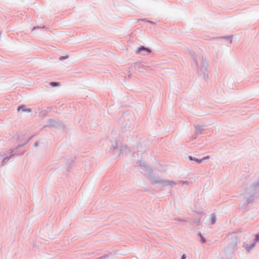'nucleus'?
I'll list each match as a JSON object with an SVG mask.
<instances>
[{"instance_id": "1", "label": "nucleus", "mask_w": 259, "mask_h": 259, "mask_svg": "<svg viewBox=\"0 0 259 259\" xmlns=\"http://www.w3.org/2000/svg\"><path fill=\"white\" fill-rule=\"evenodd\" d=\"M17 110L18 111H20V110H22L23 111H25V112H31V109H29V108H26L25 106L24 105H22V106H19L18 108H17Z\"/></svg>"}, {"instance_id": "2", "label": "nucleus", "mask_w": 259, "mask_h": 259, "mask_svg": "<svg viewBox=\"0 0 259 259\" xmlns=\"http://www.w3.org/2000/svg\"><path fill=\"white\" fill-rule=\"evenodd\" d=\"M143 51L146 52L147 54H149L150 52L148 49H146L144 47H142L139 50L138 53H141Z\"/></svg>"}, {"instance_id": "3", "label": "nucleus", "mask_w": 259, "mask_h": 259, "mask_svg": "<svg viewBox=\"0 0 259 259\" xmlns=\"http://www.w3.org/2000/svg\"><path fill=\"white\" fill-rule=\"evenodd\" d=\"M194 160L198 163H200L203 161V159H198V158H194Z\"/></svg>"}, {"instance_id": "4", "label": "nucleus", "mask_w": 259, "mask_h": 259, "mask_svg": "<svg viewBox=\"0 0 259 259\" xmlns=\"http://www.w3.org/2000/svg\"><path fill=\"white\" fill-rule=\"evenodd\" d=\"M50 85L52 87H55L58 85V82H50Z\"/></svg>"}, {"instance_id": "5", "label": "nucleus", "mask_w": 259, "mask_h": 259, "mask_svg": "<svg viewBox=\"0 0 259 259\" xmlns=\"http://www.w3.org/2000/svg\"><path fill=\"white\" fill-rule=\"evenodd\" d=\"M258 241H259V233L256 235L255 239V242H257Z\"/></svg>"}, {"instance_id": "6", "label": "nucleus", "mask_w": 259, "mask_h": 259, "mask_svg": "<svg viewBox=\"0 0 259 259\" xmlns=\"http://www.w3.org/2000/svg\"><path fill=\"white\" fill-rule=\"evenodd\" d=\"M209 156H207L205 157H203L202 159H203V160H207V159H209Z\"/></svg>"}, {"instance_id": "7", "label": "nucleus", "mask_w": 259, "mask_h": 259, "mask_svg": "<svg viewBox=\"0 0 259 259\" xmlns=\"http://www.w3.org/2000/svg\"><path fill=\"white\" fill-rule=\"evenodd\" d=\"M67 58H68V57H64V56H63V57H61L60 58V59L61 60H63V59H67Z\"/></svg>"}, {"instance_id": "8", "label": "nucleus", "mask_w": 259, "mask_h": 259, "mask_svg": "<svg viewBox=\"0 0 259 259\" xmlns=\"http://www.w3.org/2000/svg\"><path fill=\"white\" fill-rule=\"evenodd\" d=\"M186 258V255L183 254L182 256V259H185Z\"/></svg>"}, {"instance_id": "9", "label": "nucleus", "mask_w": 259, "mask_h": 259, "mask_svg": "<svg viewBox=\"0 0 259 259\" xmlns=\"http://www.w3.org/2000/svg\"><path fill=\"white\" fill-rule=\"evenodd\" d=\"M189 159L190 160H194V158H193L191 156H189Z\"/></svg>"}, {"instance_id": "10", "label": "nucleus", "mask_w": 259, "mask_h": 259, "mask_svg": "<svg viewBox=\"0 0 259 259\" xmlns=\"http://www.w3.org/2000/svg\"><path fill=\"white\" fill-rule=\"evenodd\" d=\"M202 242L203 243H205V240L204 239H202Z\"/></svg>"}]
</instances>
